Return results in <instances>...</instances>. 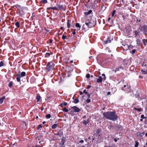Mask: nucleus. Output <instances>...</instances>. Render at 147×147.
I'll return each instance as SVG.
<instances>
[{
	"instance_id": "nucleus-1",
	"label": "nucleus",
	"mask_w": 147,
	"mask_h": 147,
	"mask_svg": "<svg viewBox=\"0 0 147 147\" xmlns=\"http://www.w3.org/2000/svg\"><path fill=\"white\" fill-rule=\"evenodd\" d=\"M103 115L104 117L106 119L113 121H116L118 119V116L116 114L115 111L105 112Z\"/></svg>"
},
{
	"instance_id": "nucleus-2",
	"label": "nucleus",
	"mask_w": 147,
	"mask_h": 147,
	"mask_svg": "<svg viewBox=\"0 0 147 147\" xmlns=\"http://www.w3.org/2000/svg\"><path fill=\"white\" fill-rule=\"evenodd\" d=\"M14 7H16V8H19L18 9V13L20 14V16H22L24 15V7H22L20 5L16 4L14 5L13 6H12L11 7L14 8Z\"/></svg>"
},
{
	"instance_id": "nucleus-3",
	"label": "nucleus",
	"mask_w": 147,
	"mask_h": 147,
	"mask_svg": "<svg viewBox=\"0 0 147 147\" xmlns=\"http://www.w3.org/2000/svg\"><path fill=\"white\" fill-rule=\"evenodd\" d=\"M55 66V65L53 62H49L47 64L46 69L47 71L49 72L54 69Z\"/></svg>"
},
{
	"instance_id": "nucleus-4",
	"label": "nucleus",
	"mask_w": 147,
	"mask_h": 147,
	"mask_svg": "<svg viewBox=\"0 0 147 147\" xmlns=\"http://www.w3.org/2000/svg\"><path fill=\"white\" fill-rule=\"evenodd\" d=\"M26 75V73L24 71L22 72L21 74L20 73L17 74L16 75L17 81L18 82H21L20 78L25 76Z\"/></svg>"
},
{
	"instance_id": "nucleus-5",
	"label": "nucleus",
	"mask_w": 147,
	"mask_h": 147,
	"mask_svg": "<svg viewBox=\"0 0 147 147\" xmlns=\"http://www.w3.org/2000/svg\"><path fill=\"white\" fill-rule=\"evenodd\" d=\"M101 131V129L100 128H98L97 129L96 131V134L98 135V137L97 140V143H100L102 141V137L100 135V133Z\"/></svg>"
},
{
	"instance_id": "nucleus-6",
	"label": "nucleus",
	"mask_w": 147,
	"mask_h": 147,
	"mask_svg": "<svg viewBox=\"0 0 147 147\" xmlns=\"http://www.w3.org/2000/svg\"><path fill=\"white\" fill-rule=\"evenodd\" d=\"M121 90L124 91H129L131 90V86L127 84L124 85L121 88Z\"/></svg>"
},
{
	"instance_id": "nucleus-7",
	"label": "nucleus",
	"mask_w": 147,
	"mask_h": 147,
	"mask_svg": "<svg viewBox=\"0 0 147 147\" xmlns=\"http://www.w3.org/2000/svg\"><path fill=\"white\" fill-rule=\"evenodd\" d=\"M95 23L96 22H94L93 23L91 22H86L85 23L86 25L88 26V27L89 28H91L94 26L95 24Z\"/></svg>"
},
{
	"instance_id": "nucleus-8",
	"label": "nucleus",
	"mask_w": 147,
	"mask_h": 147,
	"mask_svg": "<svg viewBox=\"0 0 147 147\" xmlns=\"http://www.w3.org/2000/svg\"><path fill=\"white\" fill-rule=\"evenodd\" d=\"M55 135H58L60 137H61L63 135V133L62 130L61 129H60L58 131L57 133L55 134Z\"/></svg>"
},
{
	"instance_id": "nucleus-9",
	"label": "nucleus",
	"mask_w": 147,
	"mask_h": 147,
	"mask_svg": "<svg viewBox=\"0 0 147 147\" xmlns=\"http://www.w3.org/2000/svg\"><path fill=\"white\" fill-rule=\"evenodd\" d=\"M71 108L73 109L74 111L75 112L78 113L80 111V109L76 106L71 107Z\"/></svg>"
},
{
	"instance_id": "nucleus-10",
	"label": "nucleus",
	"mask_w": 147,
	"mask_h": 147,
	"mask_svg": "<svg viewBox=\"0 0 147 147\" xmlns=\"http://www.w3.org/2000/svg\"><path fill=\"white\" fill-rule=\"evenodd\" d=\"M63 6L62 5H60L58 4L57 5V7H56V10H58L59 9L60 10L62 11L63 9Z\"/></svg>"
},
{
	"instance_id": "nucleus-11",
	"label": "nucleus",
	"mask_w": 147,
	"mask_h": 147,
	"mask_svg": "<svg viewBox=\"0 0 147 147\" xmlns=\"http://www.w3.org/2000/svg\"><path fill=\"white\" fill-rule=\"evenodd\" d=\"M142 28L144 30L143 32L145 34H147V25H144L142 27Z\"/></svg>"
},
{
	"instance_id": "nucleus-12",
	"label": "nucleus",
	"mask_w": 147,
	"mask_h": 147,
	"mask_svg": "<svg viewBox=\"0 0 147 147\" xmlns=\"http://www.w3.org/2000/svg\"><path fill=\"white\" fill-rule=\"evenodd\" d=\"M90 119L88 118L86 120H83L82 122L84 125H86L90 122Z\"/></svg>"
},
{
	"instance_id": "nucleus-13",
	"label": "nucleus",
	"mask_w": 147,
	"mask_h": 147,
	"mask_svg": "<svg viewBox=\"0 0 147 147\" xmlns=\"http://www.w3.org/2000/svg\"><path fill=\"white\" fill-rule=\"evenodd\" d=\"M111 37L108 36L107 39V40H105L104 41V42L105 44H107L108 43H110L111 42Z\"/></svg>"
},
{
	"instance_id": "nucleus-14",
	"label": "nucleus",
	"mask_w": 147,
	"mask_h": 147,
	"mask_svg": "<svg viewBox=\"0 0 147 147\" xmlns=\"http://www.w3.org/2000/svg\"><path fill=\"white\" fill-rule=\"evenodd\" d=\"M72 24V21L71 20H68L67 22V27L68 28H70L71 24Z\"/></svg>"
},
{
	"instance_id": "nucleus-15",
	"label": "nucleus",
	"mask_w": 147,
	"mask_h": 147,
	"mask_svg": "<svg viewBox=\"0 0 147 147\" xmlns=\"http://www.w3.org/2000/svg\"><path fill=\"white\" fill-rule=\"evenodd\" d=\"M66 138L64 137H63L61 139V143L62 144V145H64L65 142H66Z\"/></svg>"
},
{
	"instance_id": "nucleus-16",
	"label": "nucleus",
	"mask_w": 147,
	"mask_h": 147,
	"mask_svg": "<svg viewBox=\"0 0 147 147\" xmlns=\"http://www.w3.org/2000/svg\"><path fill=\"white\" fill-rule=\"evenodd\" d=\"M116 128L117 129L122 130L123 129V127L120 125H118L116 126Z\"/></svg>"
},
{
	"instance_id": "nucleus-17",
	"label": "nucleus",
	"mask_w": 147,
	"mask_h": 147,
	"mask_svg": "<svg viewBox=\"0 0 147 147\" xmlns=\"http://www.w3.org/2000/svg\"><path fill=\"white\" fill-rule=\"evenodd\" d=\"M7 82H9L8 85V86L10 88H11V87L13 86V82L12 81H10L9 80H8L7 81Z\"/></svg>"
},
{
	"instance_id": "nucleus-18",
	"label": "nucleus",
	"mask_w": 147,
	"mask_h": 147,
	"mask_svg": "<svg viewBox=\"0 0 147 147\" xmlns=\"http://www.w3.org/2000/svg\"><path fill=\"white\" fill-rule=\"evenodd\" d=\"M133 32L135 34V37H137L139 35V33L137 30L133 31Z\"/></svg>"
},
{
	"instance_id": "nucleus-19",
	"label": "nucleus",
	"mask_w": 147,
	"mask_h": 147,
	"mask_svg": "<svg viewBox=\"0 0 147 147\" xmlns=\"http://www.w3.org/2000/svg\"><path fill=\"white\" fill-rule=\"evenodd\" d=\"M102 79L101 76L99 77L96 80V82L98 83H100L102 82Z\"/></svg>"
},
{
	"instance_id": "nucleus-20",
	"label": "nucleus",
	"mask_w": 147,
	"mask_h": 147,
	"mask_svg": "<svg viewBox=\"0 0 147 147\" xmlns=\"http://www.w3.org/2000/svg\"><path fill=\"white\" fill-rule=\"evenodd\" d=\"M52 54H53V53H51V52H50V53H45V58H47V57H49V56L51 55H52Z\"/></svg>"
},
{
	"instance_id": "nucleus-21",
	"label": "nucleus",
	"mask_w": 147,
	"mask_h": 147,
	"mask_svg": "<svg viewBox=\"0 0 147 147\" xmlns=\"http://www.w3.org/2000/svg\"><path fill=\"white\" fill-rule=\"evenodd\" d=\"M75 26L76 27H77V30H79L81 28V26L79 23H76Z\"/></svg>"
},
{
	"instance_id": "nucleus-22",
	"label": "nucleus",
	"mask_w": 147,
	"mask_h": 147,
	"mask_svg": "<svg viewBox=\"0 0 147 147\" xmlns=\"http://www.w3.org/2000/svg\"><path fill=\"white\" fill-rule=\"evenodd\" d=\"M5 98V96H3L2 97L0 98V104H1L3 102V100Z\"/></svg>"
},
{
	"instance_id": "nucleus-23",
	"label": "nucleus",
	"mask_w": 147,
	"mask_h": 147,
	"mask_svg": "<svg viewBox=\"0 0 147 147\" xmlns=\"http://www.w3.org/2000/svg\"><path fill=\"white\" fill-rule=\"evenodd\" d=\"M92 12V10H89L88 11V12H85L84 13V14L86 15H88L89 14H90Z\"/></svg>"
},
{
	"instance_id": "nucleus-24",
	"label": "nucleus",
	"mask_w": 147,
	"mask_h": 147,
	"mask_svg": "<svg viewBox=\"0 0 147 147\" xmlns=\"http://www.w3.org/2000/svg\"><path fill=\"white\" fill-rule=\"evenodd\" d=\"M142 42H143V44L145 46H146V43H147V39H144L142 40Z\"/></svg>"
},
{
	"instance_id": "nucleus-25",
	"label": "nucleus",
	"mask_w": 147,
	"mask_h": 147,
	"mask_svg": "<svg viewBox=\"0 0 147 147\" xmlns=\"http://www.w3.org/2000/svg\"><path fill=\"white\" fill-rule=\"evenodd\" d=\"M137 42V45L138 46H140L141 44V41L140 39H138L136 41Z\"/></svg>"
},
{
	"instance_id": "nucleus-26",
	"label": "nucleus",
	"mask_w": 147,
	"mask_h": 147,
	"mask_svg": "<svg viewBox=\"0 0 147 147\" xmlns=\"http://www.w3.org/2000/svg\"><path fill=\"white\" fill-rule=\"evenodd\" d=\"M141 71L142 72V74H147V70H144L143 69H142Z\"/></svg>"
},
{
	"instance_id": "nucleus-27",
	"label": "nucleus",
	"mask_w": 147,
	"mask_h": 147,
	"mask_svg": "<svg viewBox=\"0 0 147 147\" xmlns=\"http://www.w3.org/2000/svg\"><path fill=\"white\" fill-rule=\"evenodd\" d=\"M79 102V99L78 98H75L74 99L73 102L74 103L76 104L78 103Z\"/></svg>"
},
{
	"instance_id": "nucleus-28",
	"label": "nucleus",
	"mask_w": 147,
	"mask_h": 147,
	"mask_svg": "<svg viewBox=\"0 0 147 147\" xmlns=\"http://www.w3.org/2000/svg\"><path fill=\"white\" fill-rule=\"evenodd\" d=\"M40 2L43 3L45 4L48 3L47 0H41L40 1Z\"/></svg>"
},
{
	"instance_id": "nucleus-29",
	"label": "nucleus",
	"mask_w": 147,
	"mask_h": 147,
	"mask_svg": "<svg viewBox=\"0 0 147 147\" xmlns=\"http://www.w3.org/2000/svg\"><path fill=\"white\" fill-rule=\"evenodd\" d=\"M40 96L39 95H37V96H36V99L37 100V102H38L39 101L40 99Z\"/></svg>"
},
{
	"instance_id": "nucleus-30",
	"label": "nucleus",
	"mask_w": 147,
	"mask_h": 147,
	"mask_svg": "<svg viewBox=\"0 0 147 147\" xmlns=\"http://www.w3.org/2000/svg\"><path fill=\"white\" fill-rule=\"evenodd\" d=\"M57 126V125L56 124H55L53 125L51 127L52 129H55L56 128Z\"/></svg>"
},
{
	"instance_id": "nucleus-31",
	"label": "nucleus",
	"mask_w": 147,
	"mask_h": 147,
	"mask_svg": "<svg viewBox=\"0 0 147 147\" xmlns=\"http://www.w3.org/2000/svg\"><path fill=\"white\" fill-rule=\"evenodd\" d=\"M50 9L56 10V7H48L47 8V10H49Z\"/></svg>"
},
{
	"instance_id": "nucleus-32",
	"label": "nucleus",
	"mask_w": 147,
	"mask_h": 147,
	"mask_svg": "<svg viewBox=\"0 0 147 147\" xmlns=\"http://www.w3.org/2000/svg\"><path fill=\"white\" fill-rule=\"evenodd\" d=\"M62 111H63L65 112H67L68 111V110L65 107H64Z\"/></svg>"
},
{
	"instance_id": "nucleus-33",
	"label": "nucleus",
	"mask_w": 147,
	"mask_h": 147,
	"mask_svg": "<svg viewBox=\"0 0 147 147\" xmlns=\"http://www.w3.org/2000/svg\"><path fill=\"white\" fill-rule=\"evenodd\" d=\"M15 25L18 28H19L20 27V24L19 22H17L15 23Z\"/></svg>"
},
{
	"instance_id": "nucleus-34",
	"label": "nucleus",
	"mask_w": 147,
	"mask_h": 147,
	"mask_svg": "<svg viewBox=\"0 0 147 147\" xmlns=\"http://www.w3.org/2000/svg\"><path fill=\"white\" fill-rule=\"evenodd\" d=\"M46 117L47 119H50L51 117V115L50 114H48L46 115Z\"/></svg>"
},
{
	"instance_id": "nucleus-35",
	"label": "nucleus",
	"mask_w": 147,
	"mask_h": 147,
	"mask_svg": "<svg viewBox=\"0 0 147 147\" xmlns=\"http://www.w3.org/2000/svg\"><path fill=\"white\" fill-rule=\"evenodd\" d=\"M42 124H39L38 125V126L37 127V130H38L40 128H42Z\"/></svg>"
},
{
	"instance_id": "nucleus-36",
	"label": "nucleus",
	"mask_w": 147,
	"mask_h": 147,
	"mask_svg": "<svg viewBox=\"0 0 147 147\" xmlns=\"http://www.w3.org/2000/svg\"><path fill=\"white\" fill-rule=\"evenodd\" d=\"M133 46L132 45H130L128 46V49H129L130 50L132 49L133 48Z\"/></svg>"
},
{
	"instance_id": "nucleus-37",
	"label": "nucleus",
	"mask_w": 147,
	"mask_h": 147,
	"mask_svg": "<svg viewBox=\"0 0 147 147\" xmlns=\"http://www.w3.org/2000/svg\"><path fill=\"white\" fill-rule=\"evenodd\" d=\"M139 145V142L137 141H136L135 147H138Z\"/></svg>"
},
{
	"instance_id": "nucleus-38",
	"label": "nucleus",
	"mask_w": 147,
	"mask_h": 147,
	"mask_svg": "<svg viewBox=\"0 0 147 147\" xmlns=\"http://www.w3.org/2000/svg\"><path fill=\"white\" fill-rule=\"evenodd\" d=\"M134 109L139 112L141 111V109L140 108H134Z\"/></svg>"
},
{
	"instance_id": "nucleus-39",
	"label": "nucleus",
	"mask_w": 147,
	"mask_h": 147,
	"mask_svg": "<svg viewBox=\"0 0 147 147\" xmlns=\"http://www.w3.org/2000/svg\"><path fill=\"white\" fill-rule=\"evenodd\" d=\"M116 12V11L115 10H113V12L112 13V16L113 17L114 16Z\"/></svg>"
},
{
	"instance_id": "nucleus-40",
	"label": "nucleus",
	"mask_w": 147,
	"mask_h": 147,
	"mask_svg": "<svg viewBox=\"0 0 147 147\" xmlns=\"http://www.w3.org/2000/svg\"><path fill=\"white\" fill-rule=\"evenodd\" d=\"M82 30L84 31H86V29L85 27V25H84L82 27Z\"/></svg>"
},
{
	"instance_id": "nucleus-41",
	"label": "nucleus",
	"mask_w": 147,
	"mask_h": 147,
	"mask_svg": "<svg viewBox=\"0 0 147 147\" xmlns=\"http://www.w3.org/2000/svg\"><path fill=\"white\" fill-rule=\"evenodd\" d=\"M142 28V27L141 26H140L139 27V28L138 30H137L139 33H140L141 31V29Z\"/></svg>"
},
{
	"instance_id": "nucleus-42",
	"label": "nucleus",
	"mask_w": 147,
	"mask_h": 147,
	"mask_svg": "<svg viewBox=\"0 0 147 147\" xmlns=\"http://www.w3.org/2000/svg\"><path fill=\"white\" fill-rule=\"evenodd\" d=\"M62 38L64 40L66 38V36L64 35H63L62 36Z\"/></svg>"
},
{
	"instance_id": "nucleus-43",
	"label": "nucleus",
	"mask_w": 147,
	"mask_h": 147,
	"mask_svg": "<svg viewBox=\"0 0 147 147\" xmlns=\"http://www.w3.org/2000/svg\"><path fill=\"white\" fill-rule=\"evenodd\" d=\"M4 63L2 61H1L0 62V67L2 66H3Z\"/></svg>"
},
{
	"instance_id": "nucleus-44",
	"label": "nucleus",
	"mask_w": 147,
	"mask_h": 147,
	"mask_svg": "<svg viewBox=\"0 0 147 147\" xmlns=\"http://www.w3.org/2000/svg\"><path fill=\"white\" fill-rule=\"evenodd\" d=\"M136 51V49H134L132 51V52H131V53H132V54H134L135 53V52Z\"/></svg>"
},
{
	"instance_id": "nucleus-45",
	"label": "nucleus",
	"mask_w": 147,
	"mask_h": 147,
	"mask_svg": "<svg viewBox=\"0 0 147 147\" xmlns=\"http://www.w3.org/2000/svg\"><path fill=\"white\" fill-rule=\"evenodd\" d=\"M119 68L118 67L115 68V69L114 71L115 72V73H116L117 71H119Z\"/></svg>"
},
{
	"instance_id": "nucleus-46",
	"label": "nucleus",
	"mask_w": 147,
	"mask_h": 147,
	"mask_svg": "<svg viewBox=\"0 0 147 147\" xmlns=\"http://www.w3.org/2000/svg\"><path fill=\"white\" fill-rule=\"evenodd\" d=\"M144 133H145V132L144 131L141 133H139V134L140 135H141V137H142V136L144 135Z\"/></svg>"
},
{
	"instance_id": "nucleus-47",
	"label": "nucleus",
	"mask_w": 147,
	"mask_h": 147,
	"mask_svg": "<svg viewBox=\"0 0 147 147\" xmlns=\"http://www.w3.org/2000/svg\"><path fill=\"white\" fill-rule=\"evenodd\" d=\"M86 102L88 103H89L91 102V100L90 98H87V99L86 100Z\"/></svg>"
},
{
	"instance_id": "nucleus-48",
	"label": "nucleus",
	"mask_w": 147,
	"mask_h": 147,
	"mask_svg": "<svg viewBox=\"0 0 147 147\" xmlns=\"http://www.w3.org/2000/svg\"><path fill=\"white\" fill-rule=\"evenodd\" d=\"M86 77L87 78H89L90 77V75L89 74H88L86 75Z\"/></svg>"
},
{
	"instance_id": "nucleus-49",
	"label": "nucleus",
	"mask_w": 147,
	"mask_h": 147,
	"mask_svg": "<svg viewBox=\"0 0 147 147\" xmlns=\"http://www.w3.org/2000/svg\"><path fill=\"white\" fill-rule=\"evenodd\" d=\"M76 146L77 147H79L80 146L81 144H80V143L78 142L76 144Z\"/></svg>"
},
{
	"instance_id": "nucleus-50",
	"label": "nucleus",
	"mask_w": 147,
	"mask_h": 147,
	"mask_svg": "<svg viewBox=\"0 0 147 147\" xmlns=\"http://www.w3.org/2000/svg\"><path fill=\"white\" fill-rule=\"evenodd\" d=\"M91 94H89V93H88L87 94V96H88L87 98H90V96Z\"/></svg>"
},
{
	"instance_id": "nucleus-51",
	"label": "nucleus",
	"mask_w": 147,
	"mask_h": 147,
	"mask_svg": "<svg viewBox=\"0 0 147 147\" xmlns=\"http://www.w3.org/2000/svg\"><path fill=\"white\" fill-rule=\"evenodd\" d=\"M83 93H85L86 94L88 93L87 91H86V89H85L83 91Z\"/></svg>"
},
{
	"instance_id": "nucleus-52",
	"label": "nucleus",
	"mask_w": 147,
	"mask_h": 147,
	"mask_svg": "<svg viewBox=\"0 0 147 147\" xmlns=\"http://www.w3.org/2000/svg\"><path fill=\"white\" fill-rule=\"evenodd\" d=\"M119 69H124V68L123 67H122V66H120V67H119Z\"/></svg>"
},
{
	"instance_id": "nucleus-53",
	"label": "nucleus",
	"mask_w": 147,
	"mask_h": 147,
	"mask_svg": "<svg viewBox=\"0 0 147 147\" xmlns=\"http://www.w3.org/2000/svg\"><path fill=\"white\" fill-rule=\"evenodd\" d=\"M76 30L75 29L74 31H72V33L74 35L76 34V32H75Z\"/></svg>"
},
{
	"instance_id": "nucleus-54",
	"label": "nucleus",
	"mask_w": 147,
	"mask_h": 147,
	"mask_svg": "<svg viewBox=\"0 0 147 147\" xmlns=\"http://www.w3.org/2000/svg\"><path fill=\"white\" fill-rule=\"evenodd\" d=\"M78 142H79V143H83L84 141L83 140H81L79 141Z\"/></svg>"
},
{
	"instance_id": "nucleus-55",
	"label": "nucleus",
	"mask_w": 147,
	"mask_h": 147,
	"mask_svg": "<svg viewBox=\"0 0 147 147\" xmlns=\"http://www.w3.org/2000/svg\"><path fill=\"white\" fill-rule=\"evenodd\" d=\"M49 40V43H51L53 40L52 39H50Z\"/></svg>"
},
{
	"instance_id": "nucleus-56",
	"label": "nucleus",
	"mask_w": 147,
	"mask_h": 147,
	"mask_svg": "<svg viewBox=\"0 0 147 147\" xmlns=\"http://www.w3.org/2000/svg\"><path fill=\"white\" fill-rule=\"evenodd\" d=\"M67 103L66 102H65L63 103V104L65 106H66L67 105Z\"/></svg>"
},
{
	"instance_id": "nucleus-57",
	"label": "nucleus",
	"mask_w": 147,
	"mask_h": 147,
	"mask_svg": "<svg viewBox=\"0 0 147 147\" xmlns=\"http://www.w3.org/2000/svg\"><path fill=\"white\" fill-rule=\"evenodd\" d=\"M90 53L91 54H92V53H95V52L94 51H90Z\"/></svg>"
},
{
	"instance_id": "nucleus-58",
	"label": "nucleus",
	"mask_w": 147,
	"mask_h": 147,
	"mask_svg": "<svg viewBox=\"0 0 147 147\" xmlns=\"http://www.w3.org/2000/svg\"><path fill=\"white\" fill-rule=\"evenodd\" d=\"M74 110H71V114H73V115H74Z\"/></svg>"
},
{
	"instance_id": "nucleus-59",
	"label": "nucleus",
	"mask_w": 147,
	"mask_h": 147,
	"mask_svg": "<svg viewBox=\"0 0 147 147\" xmlns=\"http://www.w3.org/2000/svg\"><path fill=\"white\" fill-rule=\"evenodd\" d=\"M134 66H131L130 67V69H134Z\"/></svg>"
},
{
	"instance_id": "nucleus-60",
	"label": "nucleus",
	"mask_w": 147,
	"mask_h": 147,
	"mask_svg": "<svg viewBox=\"0 0 147 147\" xmlns=\"http://www.w3.org/2000/svg\"><path fill=\"white\" fill-rule=\"evenodd\" d=\"M91 87V86H90L88 85L87 86V87L86 88L87 89H89Z\"/></svg>"
},
{
	"instance_id": "nucleus-61",
	"label": "nucleus",
	"mask_w": 147,
	"mask_h": 147,
	"mask_svg": "<svg viewBox=\"0 0 147 147\" xmlns=\"http://www.w3.org/2000/svg\"><path fill=\"white\" fill-rule=\"evenodd\" d=\"M144 115H142L141 116V118L142 119H144Z\"/></svg>"
},
{
	"instance_id": "nucleus-62",
	"label": "nucleus",
	"mask_w": 147,
	"mask_h": 147,
	"mask_svg": "<svg viewBox=\"0 0 147 147\" xmlns=\"http://www.w3.org/2000/svg\"><path fill=\"white\" fill-rule=\"evenodd\" d=\"M45 30L46 31V32H49V30H48L46 28H45Z\"/></svg>"
},
{
	"instance_id": "nucleus-63",
	"label": "nucleus",
	"mask_w": 147,
	"mask_h": 147,
	"mask_svg": "<svg viewBox=\"0 0 147 147\" xmlns=\"http://www.w3.org/2000/svg\"><path fill=\"white\" fill-rule=\"evenodd\" d=\"M84 140L86 142H87V140H88V139L86 138H84Z\"/></svg>"
},
{
	"instance_id": "nucleus-64",
	"label": "nucleus",
	"mask_w": 147,
	"mask_h": 147,
	"mask_svg": "<svg viewBox=\"0 0 147 147\" xmlns=\"http://www.w3.org/2000/svg\"><path fill=\"white\" fill-rule=\"evenodd\" d=\"M104 147H113L112 146H107V145L105 146Z\"/></svg>"
}]
</instances>
